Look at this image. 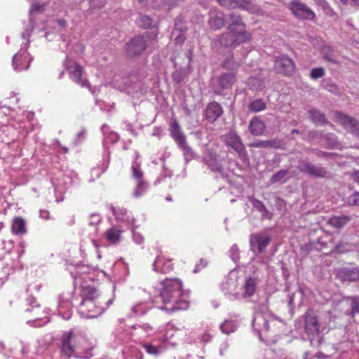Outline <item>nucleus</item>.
<instances>
[{
  "instance_id": "obj_63",
  "label": "nucleus",
  "mask_w": 359,
  "mask_h": 359,
  "mask_svg": "<svg viewBox=\"0 0 359 359\" xmlns=\"http://www.w3.org/2000/svg\"><path fill=\"white\" fill-rule=\"evenodd\" d=\"M39 217H40V218H41L43 219H46V220L50 219V213L46 210H39Z\"/></svg>"
},
{
  "instance_id": "obj_1",
  "label": "nucleus",
  "mask_w": 359,
  "mask_h": 359,
  "mask_svg": "<svg viewBox=\"0 0 359 359\" xmlns=\"http://www.w3.org/2000/svg\"><path fill=\"white\" fill-rule=\"evenodd\" d=\"M160 297L163 305L159 309L168 313L187 309L189 294L182 290V283L178 278H166L160 283Z\"/></svg>"
},
{
  "instance_id": "obj_40",
  "label": "nucleus",
  "mask_w": 359,
  "mask_h": 359,
  "mask_svg": "<svg viewBox=\"0 0 359 359\" xmlns=\"http://www.w3.org/2000/svg\"><path fill=\"white\" fill-rule=\"evenodd\" d=\"M236 8H239L252 13L257 11V6L251 0H236Z\"/></svg>"
},
{
  "instance_id": "obj_34",
  "label": "nucleus",
  "mask_w": 359,
  "mask_h": 359,
  "mask_svg": "<svg viewBox=\"0 0 359 359\" xmlns=\"http://www.w3.org/2000/svg\"><path fill=\"white\" fill-rule=\"evenodd\" d=\"M351 221V217L348 215L332 216L328 220V224L332 226L341 229Z\"/></svg>"
},
{
  "instance_id": "obj_5",
  "label": "nucleus",
  "mask_w": 359,
  "mask_h": 359,
  "mask_svg": "<svg viewBox=\"0 0 359 359\" xmlns=\"http://www.w3.org/2000/svg\"><path fill=\"white\" fill-rule=\"evenodd\" d=\"M277 323L282 324V321L278 320L269 313L257 312L255 313L252 325L256 331L261 340H263V335L269 331L271 327H274Z\"/></svg>"
},
{
  "instance_id": "obj_60",
  "label": "nucleus",
  "mask_w": 359,
  "mask_h": 359,
  "mask_svg": "<svg viewBox=\"0 0 359 359\" xmlns=\"http://www.w3.org/2000/svg\"><path fill=\"white\" fill-rule=\"evenodd\" d=\"M133 239L137 244H142L144 242V238L141 233L136 232L134 229H132Z\"/></svg>"
},
{
  "instance_id": "obj_45",
  "label": "nucleus",
  "mask_w": 359,
  "mask_h": 359,
  "mask_svg": "<svg viewBox=\"0 0 359 359\" xmlns=\"http://www.w3.org/2000/svg\"><path fill=\"white\" fill-rule=\"evenodd\" d=\"M229 256L231 260L237 264L240 259V250L236 244L233 245L229 250Z\"/></svg>"
},
{
  "instance_id": "obj_47",
  "label": "nucleus",
  "mask_w": 359,
  "mask_h": 359,
  "mask_svg": "<svg viewBox=\"0 0 359 359\" xmlns=\"http://www.w3.org/2000/svg\"><path fill=\"white\" fill-rule=\"evenodd\" d=\"M325 140L327 141L328 145L331 148L337 147L339 145L337 137L333 133H327L324 136Z\"/></svg>"
},
{
  "instance_id": "obj_50",
  "label": "nucleus",
  "mask_w": 359,
  "mask_h": 359,
  "mask_svg": "<svg viewBox=\"0 0 359 359\" xmlns=\"http://www.w3.org/2000/svg\"><path fill=\"white\" fill-rule=\"evenodd\" d=\"M351 300V315L352 317H355L357 313H359V298L357 297H353L350 298Z\"/></svg>"
},
{
  "instance_id": "obj_39",
  "label": "nucleus",
  "mask_w": 359,
  "mask_h": 359,
  "mask_svg": "<svg viewBox=\"0 0 359 359\" xmlns=\"http://www.w3.org/2000/svg\"><path fill=\"white\" fill-rule=\"evenodd\" d=\"M266 107V104L262 99H255L250 102L248 110L250 112L257 113L264 111Z\"/></svg>"
},
{
  "instance_id": "obj_43",
  "label": "nucleus",
  "mask_w": 359,
  "mask_h": 359,
  "mask_svg": "<svg viewBox=\"0 0 359 359\" xmlns=\"http://www.w3.org/2000/svg\"><path fill=\"white\" fill-rule=\"evenodd\" d=\"M178 147L183 151V154L187 162L195 158V153L188 145L187 141L183 144L178 145Z\"/></svg>"
},
{
  "instance_id": "obj_10",
  "label": "nucleus",
  "mask_w": 359,
  "mask_h": 359,
  "mask_svg": "<svg viewBox=\"0 0 359 359\" xmlns=\"http://www.w3.org/2000/svg\"><path fill=\"white\" fill-rule=\"evenodd\" d=\"M304 330L311 343L319 337L320 324L318 318L312 311H307L304 314Z\"/></svg>"
},
{
  "instance_id": "obj_55",
  "label": "nucleus",
  "mask_w": 359,
  "mask_h": 359,
  "mask_svg": "<svg viewBox=\"0 0 359 359\" xmlns=\"http://www.w3.org/2000/svg\"><path fill=\"white\" fill-rule=\"evenodd\" d=\"M250 201L251 202L254 208H255L259 212L262 210H264L265 205L259 200L253 197L250 198Z\"/></svg>"
},
{
  "instance_id": "obj_41",
  "label": "nucleus",
  "mask_w": 359,
  "mask_h": 359,
  "mask_svg": "<svg viewBox=\"0 0 359 359\" xmlns=\"http://www.w3.org/2000/svg\"><path fill=\"white\" fill-rule=\"evenodd\" d=\"M288 171L285 169L280 170L273 174L271 177V182L274 184L277 182L285 183L289 179L287 177Z\"/></svg>"
},
{
  "instance_id": "obj_7",
  "label": "nucleus",
  "mask_w": 359,
  "mask_h": 359,
  "mask_svg": "<svg viewBox=\"0 0 359 359\" xmlns=\"http://www.w3.org/2000/svg\"><path fill=\"white\" fill-rule=\"evenodd\" d=\"M23 39L27 40L25 43L21 45L20 50L13 57L12 65L13 69L16 72L27 69L32 61V58L27 52L29 45V38Z\"/></svg>"
},
{
  "instance_id": "obj_4",
  "label": "nucleus",
  "mask_w": 359,
  "mask_h": 359,
  "mask_svg": "<svg viewBox=\"0 0 359 359\" xmlns=\"http://www.w3.org/2000/svg\"><path fill=\"white\" fill-rule=\"evenodd\" d=\"M240 277L236 270H232L220 284V289L224 296L231 301L239 299Z\"/></svg>"
},
{
  "instance_id": "obj_8",
  "label": "nucleus",
  "mask_w": 359,
  "mask_h": 359,
  "mask_svg": "<svg viewBox=\"0 0 359 359\" xmlns=\"http://www.w3.org/2000/svg\"><path fill=\"white\" fill-rule=\"evenodd\" d=\"M226 144L232 148L238 155L240 159L246 162L248 161V156L245 149L241 137L235 132L230 131L224 135Z\"/></svg>"
},
{
  "instance_id": "obj_22",
  "label": "nucleus",
  "mask_w": 359,
  "mask_h": 359,
  "mask_svg": "<svg viewBox=\"0 0 359 359\" xmlns=\"http://www.w3.org/2000/svg\"><path fill=\"white\" fill-rule=\"evenodd\" d=\"M111 210L117 221L125 223L128 226H134L135 219L130 212L121 208L111 207Z\"/></svg>"
},
{
  "instance_id": "obj_9",
  "label": "nucleus",
  "mask_w": 359,
  "mask_h": 359,
  "mask_svg": "<svg viewBox=\"0 0 359 359\" xmlns=\"http://www.w3.org/2000/svg\"><path fill=\"white\" fill-rule=\"evenodd\" d=\"M287 8L298 19L313 20L316 18L315 13L306 4L299 0L292 1L288 4Z\"/></svg>"
},
{
  "instance_id": "obj_59",
  "label": "nucleus",
  "mask_w": 359,
  "mask_h": 359,
  "mask_svg": "<svg viewBox=\"0 0 359 359\" xmlns=\"http://www.w3.org/2000/svg\"><path fill=\"white\" fill-rule=\"evenodd\" d=\"M239 66V64L237 62H235L231 60H227L224 62L223 67L228 69H235L238 68Z\"/></svg>"
},
{
  "instance_id": "obj_52",
  "label": "nucleus",
  "mask_w": 359,
  "mask_h": 359,
  "mask_svg": "<svg viewBox=\"0 0 359 359\" xmlns=\"http://www.w3.org/2000/svg\"><path fill=\"white\" fill-rule=\"evenodd\" d=\"M27 304L29 306L26 309L27 312L32 311V309L39 308L40 305L37 302L36 298L33 296H29L26 299Z\"/></svg>"
},
{
  "instance_id": "obj_38",
  "label": "nucleus",
  "mask_w": 359,
  "mask_h": 359,
  "mask_svg": "<svg viewBox=\"0 0 359 359\" xmlns=\"http://www.w3.org/2000/svg\"><path fill=\"white\" fill-rule=\"evenodd\" d=\"M101 130L104 135V144H114L118 142L119 139L118 135L114 132L107 133L108 127L107 125H102Z\"/></svg>"
},
{
  "instance_id": "obj_25",
  "label": "nucleus",
  "mask_w": 359,
  "mask_h": 359,
  "mask_svg": "<svg viewBox=\"0 0 359 359\" xmlns=\"http://www.w3.org/2000/svg\"><path fill=\"white\" fill-rule=\"evenodd\" d=\"M170 136L175 141L177 146L186 142V137L180 129V124L176 120L170 123Z\"/></svg>"
},
{
  "instance_id": "obj_57",
  "label": "nucleus",
  "mask_w": 359,
  "mask_h": 359,
  "mask_svg": "<svg viewBox=\"0 0 359 359\" xmlns=\"http://www.w3.org/2000/svg\"><path fill=\"white\" fill-rule=\"evenodd\" d=\"M217 1L221 6L226 7L227 8H236V0H217Z\"/></svg>"
},
{
  "instance_id": "obj_46",
  "label": "nucleus",
  "mask_w": 359,
  "mask_h": 359,
  "mask_svg": "<svg viewBox=\"0 0 359 359\" xmlns=\"http://www.w3.org/2000/svg\"><path fill=\"white\" fill-rule=\"evenodd\" d=\"M149 307L144 303H140L133 306L132 311L135 315L144 314Z\"/></svg>"
},
{
  "instance_id": "obj_56",
  "label": "nucleus",
  "mask_w": 359,
  "mask_h": 359,
  "mask_svg": "<svg viewBox=\"0 0 359 359\" xmlns=\"http://www.w3.org/2000/svg\"><path fill=\"white\" fill-rule=\"evenodd\" d=\"M102 220V217L99 214L93 213L90 215L89 225L96 226Z\"/></svg>"
},
{
  "instance_id": "obj_32",
  "label": "nucleus",
  "mask_w": 359,
  "mask_h": 359,
  "mask_svg": "<svg viewBox=\"0 0 359 359\" xmlns=\"http://www.w3.org/2000/svg\"><path fill=\"white\" fill-rule=\"evenodd\" d=\"M309 117L317 126H322L327 123L325 114L320 110L316 109L309 110Z\"/></svg>"
},
{
  "instance_id": "obj_18",
  "label": "nucleus",
  "mask_w": 359,
  "mask_h": 359,
  "mask_svg": "<svg viewBox=\"0 0 359 359\" xmlns=\"http://www.w3.org/2000/svg\"><path fill=\"white\" fill-rule=\"evenodd\" d=\"M271 237L265 233H255L250 238V249L255 253H262L269 245Z\"/></svg>"
},
{
  "instance_id": "obj_14",
  "label": "nucleus",
  "mask_w": 359,
  "mask_h": 359,
  "mask_svg": "<svg viewBox=\"0 0 359 359\" xmlns=\"http://www.w3.org/2000/svg\"><path fill=\"white\" fill-rule=\"evenodd\" d=\"M131 168L133 177L137 181L136 188L133 192V196L136 198H139L144 194L148 187V184L142 179L143 172L140 168V163L137 161H135L133 163Z\"/></svg>"
},
{
  "instance_id": "obj_44",
  "label": "nucleus",
  "mask_w": 359,
  "mask_h": 359,
  "mask_svg": "<svg viewBox=\"0 0 359 359\" xmlns=\"http://www.w3.org/2000/svg\"><path fill=\"white\" fill-rule=\"evenodd\" d=\"M209 25L213 29H219L224 25V19L217 15H211L209 19Z\"/></svg>"
},
{
  "instance_id": "obj_3",
  "label": "nucleus",
  "mask_w": 359,
  "mask_h": 359,
  "mask_svg": "<svg viewBox=\"0 0 359 359\" xmlns=\"http://www.w3.org/2000/svg\"><path fill=\"white\" fill-rule=\"evenodd\" d=\"M86 339L72 330L65 332L62 337L61 353L67 358L90 359L93 356V347H87Z\"/></svg>"
},
{
  "instance_id": "obj_35",
  "label": "nucleus",
  "mask_w": 359,
  "mask_h": 359,
  "mask_svg": "<svg viewBox=\"0 0 359 359\" xmlns=\"http://www.w3.org/2000/svg\"><path fill=\"white\" fill-rule=\"evenodd\" d=\"M239 326V323L237 320H226L222 324L220 325V329L224 334H229L236 330Z\"/></svg>"
},
{
  "instance_id": "obj_29",
  "label": "nucleus",
  "mask_w": 359,
  "mask_h": 359,
  "mask_svg": "<svg viewBox=\"0 0 359 359\" xmlns=\"http://www.w3.org/2000/svg\"><path fill=\"white\" fill-rule=\"evenodd\" d=\"M339 276L347 281H356L359 279V270L356 268H343L339 271Z\"/></svg>"
},
{
  "instance_id": "obj_20",
  "label": "nucleus",
  "mask_w": 359,
  "mask_h": 359,
  "mask_svg": "<svg viewBox=\"0 0 359 359\" xmlns=\"http://www.w3.org/2000/svg\"><path fill=\"white\" fill-rule=\"evenodd\" d=\"M236 81V73L233 72L222 73L218 77V87L215 90V92L219 95L222 94L224 90L231 88Z\"/></svg>"
},
{
  "instance_id": "obj_54",
  "label": "nucleus",
  "mask_w": 359,
  "mask_h": 359,
  "mask_svg": "<svg viewBox=\"0 0 359 359\" xmlns=\"http://www.w3.org/2000/svg\"><path fill=\"white\" fill-rule=\"evenodd\" d=\"M172 76V79L175 82L180 83L184 81V79L186 76V74L184 71L180 69V70H176L175 72H174Z\"/></svg>"
},
{
  "instance_id": "obj_15",
  "label": "nucleus",
  "mask_w": 359,
  "mask_h": 359,
  "mask_svg": "<svg viewBox=\"0 0 359 359\" xmlns=\"http://www.w3.org/2000/svg\"><path fill=\"white\" fill-rule=\"evenodd\" d=\"M258 278L255 276H248L240 284L239 287V299H247L252 297L258 286Z\"/></svg>"
},
{
  "instance_id": "obj_24",
  "label": "nucleus",
  "mask_w": 359,
  "mask_h": 359,
  "mask_svg": "<svg viewBox=\"0 0 359 359\" xmlns=\"http://www.w3.org/2000/svg\"><path fill=\"white\" fill-rule=\"evenodd\" d=\"M72 304L69 299L62 296L59 297L57 304V313L65 320H69L72 316Z\"/></svg>"
},
{
  "instance_id": "obj_53",
  "label": "nucleus",
  "mask_w": 359,
  "mask_h": 359,
  "mask_svg": "<svg viewBox=\"0 0 359 359\" xmlns=\"http://www.w3.org/2000/svg\"><path fill=\"white\" fill-rule=\"evenodd\" d=\"M347 203L350 205L359 206V191H354L347 198Z\"/></svg>"
},
{
  "instance_id": "obj_2",
  "label": "nucleus",
  "mask_w": 359,
  "mask_h": 359,
  "mask_svg": "<svg viewBox=\"0 0 359 359\" xmlns=\"http://www.w3.org/2000/svg\"><path fill=\"white\" fill-rule=\"evenodd\" d=\"M81 301L78 312L85 318H94L103 313L112 304L114 297L107 299L93 285H82L80 290Z\"/></svg>"
},
{
  "instance_id": "obj_33",
  "label": "nucleus",
  "mask_w": 359,
  "mask_h": 359,
  "mask_svg": "<svg viewBox=\"0 0 359 359\" xmlns=\"http://www.w3.org/2000/svg\"><path fill=\"white\" fill-rule=\"evenodd\" d=\"M122 232L121 230L112 226L105 232V237L109 243L116 244L121 241Z\"/></svg>"
},
{
  "instance_id": "obj_61",
  "label": "nucleus",
  "mask_w": 359,
  "mask_h": 359,
  "mask_svg": "<svg viewBox=\"0 0 359 359\" xmlns=\"http://www.w3.org/2000/svg\"><path fill=\"white\" fill-rule=\"evenodd\" d=\"M208 262L205 261V260H203V259H201L200 260V263L199 264H196L195 267H194V273H198L200 271V270L206 266Z\"/></svg>"
},
{
  "instance_id": "obj_23",
  "label": "nucleus",
  "mask_w": 359,
  "mask_h": 359,
  "mask_svg": "<svg viewBox=\"0 0 359 359\" xmlns=\"http://www.w3.org/2000/svg\"><path fill=\"white\" fill-rule=\"evenodd\" d=\"M222 114V107L217 102H212L207 106L205 116L208 121L212 123L215 121Z\"/></svg>"
},
{
  "instance_id": "obj_19",
  "label": "nucleus",
  "mask_w": 359,
  "mask_h": 359,
  "mask_svg": "<svg viewBox=\"0 0 359 359\" xmlns=\"http://www.w3.org/2000/svg\"><path fill=\"white\" fill-rule=\"evenodd\" d=\"M147 48V39L144 36H137L126 44V53L130 57L141 54Z\"/></svg>"
},
{
  "instance_id": "obj_12",
  "label": "nucleus",
  "mask_w": 359,
  "mask_h": 359,
  "mask_svg": "<svg viewBox=\"0 0 359 359\" xmlns=\"http://www.w3.org/2000/svg\"><path fill=\"white\" fill-rule=\"evenodd\" d=\"M230 23L229 25V31L236 34L239 41H248L251 36L249 33L245 31V24L243 22L241 17L236 13L229 15Z\"/></svg>"
},
{
  "instance_id": "obj_48",
  "label": "nucleus",
  "mask_w": 359,
  "mask_h": 359,
  "mask_svg": "<svg viewBox=\"0 0 359 359\" xmlns=\"http://www.w3.org/2000/svg\"><path fill=\"white\" fill-rule=\"evenodd\" d=\"M130 329L143 330L146 336L150 334L154 331L152 326L147 323L142 325H134Z\"/></svg>"
},
{
  "instance_id": "obj_42",
  "label": "nucleus",
  "mask_w": 359,
  "mask_h": 359,
  "mask_svg": "<svg viewBox=\"0 0 359 359\" xmlns=\"http://www.w3.org/2000/svg\"><path fill=\"white\" fill-rule=\"evenodd\" d=\"M142 347L148 354L154 356L158 355L164 350L163 346H158L150 343H144Z\"/></svg>"
},
{
  "instance_id": "obj_28",
  "label": "nucleus",
  "mask_w": 359,
  "mask_h": 359,
  "mask_svg": "<svg viewBox=\"0 0 359 359\" xmlns=\"http://www.w3.org/2000/svg\"><path fill=\"white\" fill-rule=\"evenodd\" d=\"M208 168L213 172L222 173V167L219 161V156L211 151L209 152L208 156L205 159Z\"/></svg>"
},
{
  "instance_id": "obj_30",
  "label": "nucleus",
  "mask_w": 359,
  "mask_h": 359,
  "mask_svg": "<svg viewBox=\"0 0 359 359\" xmlns=\"http://www.w3.org/2000/svg\"><path fill=\"white\" fill-rule=\"evenodd\" d=\"M11 231L15 235H23L27 233L25 221L20 217H15L11 225Z\"/></svg>"
},
{
  "instance_id": "obj_6",
  "label": "nucleus",
  "mask_w": 359,
  "mask_h": 359,
  "mask_svg": "<svg viewBox=\"0 0 359 359\" xmlns=\"http://www.w3.org/2000/svg\"><path fill=\"white\" fill-rule=\"evenodd\" d=\"M95 270L88 265H78L76 271L72 273L75 286L81 290L82 285H93L92 283L95 279Z\"/></svg>"
},
{
  "instance_id": "obj_36",
  "label": "nucleus",
  "mask_w": 359,
  "mask_h": 359,
  "mask_svg": "<svg viewBox=\"0 0 359 359\" xmlns=\"http://www.w3.org/2000/svg\"><path fill=\"white\" fill-rule=\"evenodd\" d=\"M176 330L172 325L168 324L166 327V330L165 333L161 337V341L163 343L167 344L168 345H170L174 346L176 345L175 341H172L171 339L174 337Z\"/></svg>"
},
{
  "instance_id": "obj_13",
  "label": "nucleus",
  "mask_w": 359,
  "mask_h": 359,
  "mask_svg": "<svg viewBox=\"0 0 359 359\" xmlns=\"http://www.w3.org/2000/svg\"><path fill=\"white\" fill-rule=\"evenodd\" d=\"M334 116L338 123L353 135L359 137V122L353 116L341 111H336Z\"/></svg>"
},
{
  "instance_id": "obj_26",
  "label": "nucleus",
  "mask_w": 359,
  "mask_h": 359,
  "mask_svg": "<svg viewBox=\"0 0 359 359\" xmlns=\"http://www.w3.org/2000/svg\"><path fill=\"white\" fill-rule=\"evenodd\" d=\"M238 35L231 31L227 33L222 34L219 43L221 45L226 47L236 46L245 41H239Z\"/></svg>"
},
{
  "instance_id": "obj_58",
  "label": "nucleus",
  "mask_w": 359,
  "mask_h": 359,
  "mask_svg": "<svg viewBox=\"0 0 359 359\" xmlns=\"http://www.w3.org/2000/svg\"><path fill=\"white\" fill-rule=\"evenodd\" d=\"M62 182H64V189H67L72 182V179L65 176L63 179L57 180L56 186H60Z\"/></svg>"
},
{
  "instance_id": "obj_27",
  "label": "nucleus",
  "mask_w": 359,
  "mask_h": 359,
  "mask_svg": "<svg viewBox=\"0 0 359 359\" xmlns=\"http://www.w3.org/2000/svg\"><path fill=\"white\" fill-rule=\"evenodd\" d=\"M41 8V6L39 4H35L32 6V8L29 11V19L28 24L25 27V30L22 34V38H29L31 35V33L34 28V22L32 18L33 14L39 11Z\"/></svg>"
},
{
  "instance_id": "obj_62",
  "label": "nucleus",
  "mask_w": 359,
  "mask_h": 359,
  "mask_svg": "<svg viewBox=\"0 0 359 359\" xmlns=\"http://www.w3.org/2000/svg\"><path fill=\"white\" fill-rule=\"evenodd\" d=\"M229 343L227 341H224L221 344L220 348H219V353L221 355H224L225 352L229 348Z\"/></svg>"
},
{
  "instance_id": "obj_11",
  "label": "nucleus",
  "mask_w": 359,
  "mask_h": 359,
  "mask_svg": "<svg viewBox=\"0 0 359 359\" xmlns=\"http://www.w3.org/2000/svg\"><path fill=\"white\" fill-rule=\"evenodd\" d=\"M297 169L305 175L316 178H326L330 175L325 168L315 165L308 161H300Z\"/></svg>"
},
{
  "instance_id": "obj_64",
  "label": "nucleus",
  "mask_w": 359,
  "mask_h": 359,
  "mask_svg": "<svg viewBox=\"0 0 359 359\" xmlns=\"http://www.w3.org/2000/svg\"><path fill=\"white\" fill-rule=\"evenodd\" d=\"M351 180L359 184V170L354 171L351 175Z\"/></svg>"
},
{
  "instance_id": "obj_49",
  "label": "nucleus",
  "mask_w": 359,
  "mask_h": 359,
  "mask_svg": "<svg viewBox=\"0 0 359 359\" xmlns=\"http://www.w3.org/2000/svg\"><path fill=\"white\" fill-rule=\"evenodd\" d=\"M137 25L144 29L151 25V19L147 15H140L137 20Z\"/></svg>"
},
{
  "instance_id": "obj_31",
  "label": "nucleus",
  "mask_w": 359,
  "mask_h": 359,
  "mask_svg": "<svg viewBox=\"0 0 359 359\" xmlns=\"http://www.w3.org/2000/svg\"><path fill=\"white\" fill-rule=\"evenodd\" d=\"M249 129L252 135H260L265 130V125L262 121L255 117L250 121Z\"/></svg>"
},
{
  "instance_id": "obj_17",
  "label": "nucleus",
  "mask_w": 359,
  "mask_h": 359,
  "mask_svg": "<svg viewBox=\"0 0 359 359\" xmlns=\"http://www.w3.org/2000/svg\"><path fill=\"white\" fill-rule=\"evenodd\" d=\"M274 69L278 74L292 75L295 71V64L288 56L280 55L275 60Z\"/></svg>"
},
{
  "instance_id": "obj_51",
  "label": "nucleus",
  "mask_w": 359,
  "mask_h": 359,
  "mask_svg": "<svg viewBox=\"0 0 359 359\" xmlns=\"http://www.w3.org/2000/svg\"><path fill=\"white\" fill-rule=\"evenodd\" d=\"M325 71L324 68L318 67V68L312 69V70L311 71L310 76H311V79L316 80V79L323 77L325 76Z\"/></svg>"
},
{
  "instance_id": "obj_37",
  "label": "nucleus",
  "mask_w": 359,
  "mask_h": 359,
  "mask_svg": "<svg viewBox=\"0 0 359 359\" xmlns=\"http://www.w3.org/2000/svg\"><path fill=\"white\" fill-rule=\"evenodd\" d=\"M145 336L146 335L143 330H133V331H131L130 330H128L124 331V332L119 336V339L123 343H126L128 339H132L133 337H137V339H140Z\"/></svg>"
},
{
  "instance_id": "obj_21",
  "label": "nucleus",
  "mask_w": 359,
  "mask_h": 359,
  "mask_svg": "<svg viewBox=\"0 0 359 359\" xmlns=\"http://www.w3.org/2000/svg\"><path fill=\"white\" fill-rule=\"evenodd\" d=\"M152 269L157 273H167L173 269V265L171 263V259L160 255L156 257Z\"/></svg>"
},
{
  "instance_id": "obj_16",
  "label": "nucleus",
  "mask_w": 359,
  "mask_h": 359,
  "mask_svg": "<svg viewBox=\"0 0 359 359\" xmlns=\"http://www.w3.org/2000/svg\"><path fill=\"white\" fill-rule=\"evenodd\" d=\"M67 59V57L65 65L70 78L82 87H88V81L83 77V67L78 63L69 62Z\"/></svg>"
}]
</instances>
